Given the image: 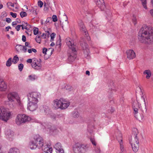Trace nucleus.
Segmentation results:
<instances>
[{
	"instance_id": "obj_6",
	"label": "nucleus",
	"mask_w": 153,
	"mask_h": 153,
	"mask_svg": "<svg viewBox=\"0 0 153 153\" xmlns=\"http://www.w3.org/2000/svg\"><path fill=\"white\" fill-rule=\"evenodd\" d=\"M18 94L15 92H12L9 93L7 95V97L8 101L5 102V104L8 105L9 107L12 109L15 107V103L13 102L14 99L18 97Z\"/></svg>"
},
{
	"instance_id": "obj_59",
	"label": "nucleus",
	"mask_w": 153,
	"mask_h": 153,
	"mask_svg": "<svg viewBox=\"0 0 153 153\" xmlns=\"http://www.w3.org/2000/svg\"><path fill=\"white\" fill-rule=\"evenodd\" d=\"M22 41L24 42H25L26 41V37L24 35H23L22 36Z\"/></svg>"
},
{
	"instance_id": "obj_34",
	"label": "nucleus",
	"mask_w": 153,
	"mask_h": 153,
	"mask_svg": "<svg viewBox=\"0 0 153 153\" xmlns=\"http://www.w3.org/2000/svg\"><path fill=\"white\" fill-rule=\"evenodd\" d=\"M19 60V58L17 55L15 56L13 59L12 62L14 64L16 63Z\"/></svg>"
},
{
	"instance_id": "obj_56",
	"label": "nucleus",
	"mask_w": 153,
	"mask_h": 153,
	"mask_svg": "<svg viewBox=\"0 0 153 153\" xmlns=\"http://www.w3.org/2000/svg\"><path fill=\"white\" fill-rule=\"evenodd\" d=\"M66 89H67L68 91H70L72 90V88L71 86H68L66 88Z\"/></svg>"
},
{
	"instance_id": "obj_19",
	"label": "nucleus",
	"mask_w": 153,
	"mask_h": 153,
	"mask_svg": "<svg viewBox=\"0 0 153 153\" xmlns=\"http://www.w3.org/2000/svg\"><path fill=\"white\" fill-rule=\"evenodd\" d=\"M16 49L18 53H19L22 51H23L24 53H25L27 51V48L24 46L17 45L16 46Z\"/></svg>"
},
{
	"instance_id": "obj_30",
	"label": "nucleus",
	"mask_w": 153,
	"mask_h": 153,
	"mask_svg": "<svg viewBox=\"0 0 153 153\" xmlns=\"http://www.w3.org/2000/svg\"><path fill=\"white\" fill-rule=\"evenodd\" d=\"M7 16V14L5 12H2L0 16V20H5V18Z\"/></svg>"
},
{
	"instance_id": "obj_15",
	"label": "nucleus",
	"mask_w": 153,
	"mask_h": 153,
	"mask_svg": "<svg viewBox=\"0 0 153 153\" xmlns=\"http://www.w3.org/2000/svg\"><path fill=\"white\" fill-rule=\"evenodd\" d=\"M126 53L127 58L129 59H132L136 57V53L132 50H128L126 51Z\"/></svg>"
},
{
	"instance_id": "obj_5",
	"label": "nucleus",
	"mask_w": 153,
	"mask_h": 153,
	"mask_svg": "<svg viewBox=\"0 0 153 153\" xmlns=\"http://www.w3.org/2000/svg\"><path fill=\"white\" fill-rule=\"evenodd\" d=\"M70 105V102L63 98H61L59 100L55 99L53 101V106L56 109L65 110Z\"/></svg>"
},
{
	"instance_id": "obj_20",
	"label": "nucleus",
	"mask_w": 153,
	"mask_h": 153,
	"mask_svg": "<svg viewBox=\"0 0 153 153\" xmlns=\"http://www.w3.org/2000/svg\"><path fill=\"white\" fill-rule=\"evenodd\" d=\"M83 44L82 43H81V45L83 48V53L85 56H88L90 52L88 48V45L85 43H84Z\"/></svg>"
},
{
	"instance_id": "obj_2",
	"label": "nucleus",
	"mask_w": 153,
	"mask_h": 153,
	"mask_svg": "<svg viewBox=\"0 0 153 153\" xmlns=\"http://www.w3.org/2000/svg\"><path fill=\"white\" fill-rule=\"evenodd\" d=\"M139 41L143 43L150 44L153 43V27L144 25L140 29L138 34Z\"/></svg>"
},
{
	"instance_id": "obj_58",
	"label": "nucleus",
	"mask_w": 153,
	"mask_h": 153,
	"mask_svg": "<svg viewBox=\"0 0 153 153\" xmlns=\"http://www.w3.org/2000/svg\"><path fill=\"white\" fill-rule=\"evenodd\" d=\"M12 4L13 3L11 2H8L7 4V7H9L10 6H11Z\"/></svg>"
},
{
	"instance_id": "obj_16",
	"label": "nucleus",
	"mask_w": 153,
	"mask_h": 153,
	"mask_svg": "<svg viewBox=\"0 0 153 153\" xmlns=\"http://www.w3.org/2000/svg\"><path fill=\"white\" fill-rule=\"evenodd\" d=\"M7 88L6 83L2 79H0V91H5Z\"/></svg>"
},
{
	"instance_id": "obj_48",
	"label": "nucleus",
	"mask_w": 153,
	"mask_h": 153,
	"mask_svg": "<svg viewBox=\"0 0 153 153\" xmlns=\"http://www.w3.org/2000/svg\"><path fill=\"white\" fill-rule=\"evenodd\" d=\"M56 150L57 153H64V151L62 148L60 149L59 150Z\"/></svg>"
},
{
	"instance_id": "obj_64",
	"label": "nucleus",
	"mask_w": 153,
	"mask_h": 153,
	"mask_svg": "<svg viewBox=\"0 0 153 153\" xmlns=\"http://www.w3.org/2000/svg\"><path fill=\"white\" fill-rule=\"evenodd\" d=\"M17 22L16 21H14V22H13L12 23V25L13 26H14V25H17Z\"/></svg>"
},
{
	"instance_id": "obj_50",
	"label": "nucleus",
	"mask_w": 153,
	"mask_h": 153,
	"mask_svg": "<svg viewBox=\"0 0 153 153\" xmlns=\"http://www.w3.org/2000/svg\"><path fill=\"white\" fill-rule=\"evenodd\" d=\"M10 14L13 17L15 18L16 17L17 14L16 13H13L11 12H10Z\"/></svg>"
},
{
	"instance_id": "obj_21",
	"label": "nucleus",
	"mask_w": 153,
	"mask_h": 153,
	"mask_svg": "<svg viewBox=\"0 0 153 153\" xmlns=\"http://www.w3.org/2000/svg\"><path fill=\"white\" fill-rule=\"evenodd\" d=\"M6 136L7 138L10 139L11 140L13 137V133L10 130H8L5 132Z\"/></svg>"
},
{
	"instance_id": "obj_31",
	"label": "nucleus",
	"mask_w": 153,
	"mask_h": 153,
	"mask_svg": "<svg viewBox=\"0 0 153 153\" xmlns=\"http://www.w3.org/2000/svg\"><path fill=\"white\" fill-rule=\"evenodd\" d=\"M54 148L56 150H59L60 149H62L61 144L59 143H58L55 145Z\"/></svg>"
},
{
	"instance_id": "obj_35",
	"label": "nucleus",
	"mask_w": 153,
	"mask_h": 153,
	"mask_svg": "<svg viewBox=\"0 0 153 153\" xmlns=\"http://www.w3.org/2000/svg\"><path fill=\"white\" fill-rule=\"evenodd\" d=\"M12 64V59L9 58L6 62V65L7 67H10Z\"/></svg>"
},
{
	"instance_id": "obj_11",
	"label": "nucleus",
	"mask_w": 153,
	"mask_h": 153,
	"mask_svg": "<svg viewBox=\"0 0 153 153\" xmlns=\"http://www.w3.org/2000/svg\"><path fill=\"white\" fill-rule=\"evenodd\" d=\"M65 42L67 45L73 51L75 52L76 51V45H74V41L72 39L68 37L65 39Z\"/></svg>"
},
{
	"instance_id": "obj_61",
	"label": "nucleus",
	"mask_w": 153,
	"mask_h": 153,
	"mask_svg": "<svg viewBox=\"0 0 153 153\" xmlns=\"http://www.w3.org/2000/svg\"><path fill=\"white\" fill-rule=\"evenodd\" d=\"M51 20V18H47L46 21V23L49 22Z\"/></svg>"
},
{
	"instance_id": "obj_53",
	"label": "nucleus",
	"mask_w": 153,
	"mask_h": 153,
	"mask_svg": "<svg viewBox=\"0 0 153 153\" xmlns=\"http://www.w3.org/2000/svg\"><path fill=\"white\" fill-rule=\"evenodd\" d=\"M33 61V58L32 59H29L27 60V62L30 63H32Z\"/></svg>"
},
{
	"instance_id": "obj_8",
	"label": "nucleus",
	"mask_w": 153,
	"mask_h": 153,
	"mask_svg": "<svg viewBox=\"0 0 153 153\" xmlns=\"http://www.w3.org/2000/svg\"><path fill=\"white\" fill-rule=\"evenodd\" d=\"M27 97L28 101L38 102L40 99V94L38 92H33L28 94Z\"/></svg>"
},
{
	"instance_id": "obj_24",
	"label": "nucleus",
	"mask_w": 153,
	"mask_h": 153,
	"mask_svg": "<svg viewBox=\"0 0 153 153\" xmlns=\"http://www.w3.org/2000/svg\"><path fill=\"white\" fill-rule=\"evenodd\" d=\"M8 110L7 109L1 107L0 108V119L2 117L3 115L5 114V113Z\"/></svg>"
},
{
	"instance_id": "obj_54",
	"label": "nucleus",
	"mask_w": 153,
	"mask_h": 153,
	"mask_svg": "<svg viewBox=\"0 0 153 153\" xmlns=\"http://www.w3.org/2000/svg\"><path fill=\"white\" fill-rule=\"evenodd\" d=\"M21 26H22V25H18L16 27V29L17 30L19 31L20 30L21 27Z\"/></svg>"
},
{
	"instance_id": "obj_13",
	"label": "nucleus",
	"mask_w": 153,
	"mask_h": 153,
	"mask_svg": "<svg viewBox=\"0 0 153 153\" xmlns=\"http://www.w3.org/2000/svg\"><path fill=\"white\" fill-rule=\"evenodd\" d=\"M79 27L80 30L82 32L85 33V35L87 37V39L88 41L90 40V37L88 36V32L87 31V30L85 28V26L84 25L83 22L81 21L79 23Z\"/></svg>"
},
{
	"instance_id": "obj_10",
	"label": "nucleus",
	"mask_w": 153,
	"mask_h": 153,
	"mask_svg": "<svg viewBox=\"0 0 153 153\" xmlns=\"http://www.w3.org/2000/svg\"><path fill=\"white\" fill-rule=\"evenodd\" d=\"M41 62L42 61L41 59H38L36 58H33V61L31 64L32 68L36 70H40L42 67Z\"/></svg>"
},
{
	"instance_id": "obj_60",
	"label": "nucleus",
	"mask_w": 153,
	"mask_h": 153,
	"mask_svg": "<svg viewBox=\"0 0 153 153\" xmlns=\"http://www.w3.org/2000/svg\"><path fill=\"white\" fill-rule=\"evenodd\" d=\"M15 9H17L19 8V5L16 3H15Z\"/></svg>"
},
{
	"instance_id": "obj_25",
	"label": "nucleus",
	"mask_w": 153,
	"mask_h": 153,
	"mask_svg": "<svg viewBox=\"0 0 153 153\" xmlns=\"http://www.w3.org/2000/svg\"><path fill=\"white\" fill-rule=\"evenodd\" d=\"M143 74L146 75V77L147 79H149L151 76V72L149 70L145 71L143 72Z\"/></svg>"
},
{
	"instance_id": "obj_36",
	"label": "nucleus",
	"mask_w": 153,
	"mask_h": 153,
	"mask_svg": "<svg viewBox=\"0 0 153 153\" xmlns=\"http://www.w3.org/2000/svg\"><path fill=\"white\" fill-rule=\"evenodd\" d=\"M17 101V102L20 105V106H22V104L21 102V101L20 100V97H19V95H18V97L17 98H16L15 99Z\"/></svg>"
},
{
	"instance_id": "obj_63",
	"label": "nucleus",
	"mask_w": 153,
	"mask_h": 153,
	"mask_svg": "<svg viewBox=\"0 0 153 153\" xmlns=\"http://www.w3.org/2000/svg\"><path fill=\"white\" fill-rule=\"evenodd\" d=\"M149 12L151 15L153 17V9L151 10Z\"/></svg>"
},
{
	"instance_id": "obj_43",
	"label": "nucleus",
	"mask_w": 153,
	"mask_h": 153,
	"mask_svg": "<svg viewBox=\"0 0 153 153\" xmlns=\"http://www.w3.org/2000/svg\"><path fill=\"white\" fill-rule=\"evenodd\" d=\"M55 36H56V34L54 33H52L51 35V42H52V41H53L54 38L55 37Z\"/></svg>"
},
{
	"instance_id": "obj_18",
	"label": "nucleus",
	"mask_w": 153,
	"mask_h": 153,
	"mask_svg": "<svg viewBox=\"0 0 153 153\" xmlns=\"http://www.w3.org/2000/svg\"><path fill=\"white\" fill-rule=\"evenodd\" d=\"M117 139L119 143L121 150L122 152L123 151L124 148L122 140V135L120 133H119L118 135L117 136Z\"/></svg>"
},
{
	"instance_id": "obj_45",
	"label": "nucleus",
	"mask_w": 153,
	"mask_h": 153,
	"mask_svg": "<svg viewBox=\"0 0 153 153\" xmlns=\"http://www.w3.org/2000/svg\"><path fill=\"white\" fill-rule=\"evenodd\" d=\"M90 140L92 144L94 146H96V143L94 139L93 138H91Z\"/></svg>"
},
{
	"instance_id": "obj_7",
	"label": "nucleus",
	"mask_w": 153,
	"mask_h": 153,
	"mask_svg": "<svg viewBox=\"0 0 153 153\" xmlns=\"http://www.w3.org/2000/svg\"><path fill=\"white\" fill-rule=\"evenodd\" d=\"M31 117L25 114H18L15 119V122L16 124L20 125L22 123L30 121Z\"/></svg>"
},
{
	"instance_id": "obj_57",
	"label": "nucleus",
	"mask_w": 153,
	"mask_h": 153,
	"mask_svg": "<svg viewBox=\"0 0 153 153\" xmlns=\"http://www.w3.org/2000/svg\"><path fill=\"white\" fill-rule=\"evenodd\" d=\"M95 151L97 153H100V149L98 147L97 148L95 149Z\"/></svg>"
},
{
	"instance_id": "obj_33",
	"label": "nucleus",
	"mask_w": 153,
	"mask_h": 153,
	"mask_svg": "<svg viewBox=\"0 0 153 153\" xmlns=\"http://www.w3.org/2000/svg\"><path fill=\"white\" fill-rule=\"evenodd\" d=\"M35 41L38 43L40 44L42 41V39L40 36H37L35 39Z\"/></svg>"
},
{
	"instance_id": "obj_42",
	"label": "nucleus",
	"mask_w": 153,
	"mask_h": 153,
	"mask_svg": "<svg viewBox=\"0 0 153 153\" xmlns=\"http://www.w3.org/2000/svg\"><path fill=\"white\" fill-rule=\"evenodd\" d=\"M132 22L134 25L137 24V19L136 17L133 16L132 18Z\"/></svg>"
},
{
	"instance_id": "obj_28",
	"label": "nucleus",
	"mask_w": 153,
	"mask_h": 153,
	"mask_svg": "<svg viewBox=\"0 0 153 153\" xmlns=\"http://www.w3.org/2000/svg\"><path fill=\"white\" fill-rule=\"evenodd\" d=\"M19 150L16 148L11 149L8 153H19Z\"/></svg>"
},
{
	"instance_id": "obj_1",
	"label": "nucleus",
	"mask_w": 153,
	"mask_h": 153,
	"mask_svg": "<svg viewBox=\"0 0 153 153\" xmlns=\"http://www.w3.org/2000/svg\"><path fill=\"white\" fill-rule=\"evenodd\" d=\"M139 88L141 92V96L137 99V105L136 102H134L132 103V106L134 117L137 120L141 122L143 120L144 116L143 114H140L139 108L143 113L146 112L147 109L145 99L146 97L143 95L141 88Z\"/></svg>"
},
{
	"instance_id": "obj_12",
	"label": "nucleus",
	"mask_w": 153,
	"mask_h": 153,
	"mask_svg": "<svg viewBox=\"0 0 153 153\" xmlns=\"http://www.w3.org/2000/svg\"><path fill=\"white\" fill-rule=\"evenodd\" d=\"M38 102L29 101L28 102L27 108L31 111H34L38 108Z\"/></svg>"
},
{
	"instance_id": "obj_32",
	"label": "nucleus",
	"mask_w": 153,
	"mask_h": 153,
	"mask_svg": "<svg viewBox=\"0 0 153 153\" xmlns=\"http://www.w3.org/2000/svg\"><path fill=\"white\" fill-rule=\"evenodd\" d=\"M142 5L143 7L145 9L147 10V1L146 0H140Z\"/></svg>"
},
{
	"instance_id": "obj_49",
	"label": "nucleus",
	"mask_w": 153,
	"mask_h": 153,
	"mask_svg": "<svg viewBox=\"0 0 153 153\" xmlns=\"http://www.w3.org/2000/svg\"><path fill=\"white\" fill-rule=\"evenodd\" d=\"M29 79L31 80H33L35 79V77L34 76L30 75L29 76Z\"/></svg>"
},
{
	"instance_id": "obj_14",
	"label": "nucleus",
	"mask_w": 153,
	"mask_h": 153,
	"mask_svg": "<svg viewBox=\"0 0 153 153\" xmlns=\"http://www.w3.org/2000/svg\"><path fill=\"white\" fill-rule=\"evenodd\" d=\"M13 113L12 112L9 111L8 110L5 113V114L3 115L2 117H1V120L7 122L12 117Z\"/></svg>"
},
{
	"instance_id": "obj_38",
	"label": "nucleus",
	"mask_w": 153,
	"mask_h": 153,
	"mask_svg": "<svg viewBox=\"0 0 153 153\" xmlns=\"http://www.w3.org/2000/svg\"><path fill=\"white\" fill-rule=\"evenodd\" d=\"M6 24L5 20H0V26L1 27H4Z\"/></svg>"
},
{
	"instance_id": "obj_4",
	"label": "nucleus",
	"mask_w": 153,
	"mask_h": 153,
	"mask_svg": "<svg viewBox=\"0 0 153 153\" xmlns=\"http://www.w3.org/2000/svg\"><path fill=\"white\" fill-rule=\"evenodd\" d=\"M138 133V130L137 128H134L131 138L130 141L133 150L135 152L138 151L139 148V140L137 136Z\"/></svg>"
},
{
	"instance_id": "obj_23",
	"label": "nucleus",
	"mask_w": 153,
	"mask_h": 153,
	"mask_svg": "<svg viewBox=\"0 0 153 153\" xmlns=\"http://www.w3.org/2000/svg\"><path fill=\"white\" fill-rule=\"evenodd\" d=\"M22 29L23 30L25 29L26 30H28L31 27V25L28 24L27 23L25 22H22Z\"/></svg>"
},
{
	"instance_id": "obj_37",
	"label": "nucleus",
	"mask_w": 153,
	"mask_h": 153,
	"mask_svg": "<svg viewBox=\"0 0 153 153\" xmlns=\"http://www.w3.org/2000/svg\"><path fill=\"white\" fill-rule=\"evenodd\" d=\"M20 15L22 18L26 16H27V13L25 12L22 11L20 13Z\"/></svg>"
},
{
	"instance_id": "obj_41",
	"label": "nucleus",
	"mask_w": 153,
	"mask_h": 153,
	"mask_svg": "<svg viewBox=\"0 0 153 153\" xmlns=\"http://www.w3.org/2000/svg\"><path fill=\"white\" fill-rule=\"evenodd\" d=\"M27 51L29 53H31L32 52L36 53V52L37 51L34 48H32L31 49H28Z\"/></svg>"
},
{
	"instance_id": "obj_40",
	"label": "nucleus",
	"mask_w": 153,
	"mask_h": 153,
	"mask_svg": "<svg viewBox=\"0 0 153 153\" xmlns=\"http://www.w3.org/2000/svg\"><path fill=\"white\" fill-rule=\"evenodd\" d=\"M41 109H42V110H43L44 112H47L48 111L49 109L48 107L46 106H43L41 108Z\"/></svg>"
},
{
	"instance_id": "obj_47",
	"label": "nucleus",
	"mask_w": 153,
	"mask_h": 153,
	"mask_svg": "<svg viewBox=\"0 0 153 153\" xmlns=\"http://www.w3.org/2000/svg\"><path fill=\"white\" fill-rule=\"evenodd\" d=\"M43 4V3L41 1H39L38 2V5L40 7H42Z\"/></svg>"
},
{
	"instance_id": "obj_51",
	"label": "nucleus",
	"mask_w": 153,
	"mask_h": 153,
	"mask_svg": "<svg viewBox=\"0 0 153 153\" xmlns=\"http://www.w3.org/2000/svg\"><path fill=\"white\" fill-rule=\"evenodd\" d=\"M47 49L45 48H44L42 49V52L45 55L47 54Z\"/></svg>"
},
{
	"instance_id": "obj_27",
	"label": "nucleus",
	"mask_w": 153,
	"mask_h": 153,
	"mask_svg": "<svg viewBox=\"0 0 153 153\" xmlns=\"http://www.w3.org/2000/svg\"><path fill=\"white\" fill-rule=\"evenodd\" d=\"M41 36L42 37V39H44V41H42V42H43L44 44H45L47 42L48 38H47V36L44 33H43L42 34Z\"/></svg>"
},
{
	"instance_id": "obj_52",
	"label": "nucleus",
	"mask_w": 153,
	"mask_h": 153,
	"mask_svg": "<svg viewBox=\"0 0 153 153\" xmlns=\"http://www.w3.org/2000/svg\"><path fill=\"white\" fill-rule=\"evenodd\" d=\"M25 44V47H26V48H27V47L28 48H30L31 47V46L29 45L30 43L28 42H26Z\"/></svg>"
},
{
	"instance_id": "obj_39",
	"label": "nucleus",
	"mask_w": 153,
	"mask_h": 153,
	"mask_svg": "<svg viewBox=\"0 0 153 153\" xmlns=\"http://www.w3.org/2000/svg\"><path fill=\"white\" fill-rule=\"evenodd\" d=\"M38 31L39 29L38 28L34 27L33 28V32L34 34L35 35H36L38 33Z\"/></svg>"
},
{
	"instance_id": "obj_9",
	"label": "nucleus",
	"mask_w": 153,
	"mask_h": 153,
	"mask_svg": "<svg viewBox=\"0 0 153 153\" xmlns=\"http://www.w3.org/2000/svg\"><path fill=\"white\" fill-rule=\"evenodd\" d=\"M88 148L87 145L77 144L73 150L75 153H85Z\"/></svg>"
},
{
	"instance_id": "obj_29",
	"label": "nucleus",
	"mask_w": 153,
	"mask_h": 153,
	"mask_svg": "<svg viewBox=\"0 0 153 153\" xmlns=\"http://www.w3.org/2000/svg\"><path fill=\"white\" fill-rule=\"evenodd\" d=\"M76 58V55L75 54L73 56L72 54H71L68 56V59L69 61L72 62Z\"/></svg>"
},
{
	"instance_id": "obj_62",
	"label": "nucleus",
	"mask_w": 153,
	"mask_h": 153,
	"mask_svg": "<svg viewBox=\"0 0 153 153\" xmlns=\"http://www.w3.org/2000/svg\"><path fill=\"white\" fill-rule=\"evenodd\" d=\"M6 21L7 22V23H10L11 21V20L10 19V18H6Z\"/></svg>"
},
{
	"instance_id": "obj_26",
	"label": "nucleus",
	"mask_w": 153,
	"mask_h": 153,
	"mask_svg": "<svg viewBox=\"0 0 153 153\" xmlns=\"http://www.w3.org/2000/svg\"><path fill=\"white\" fill-rule=\"evenodd\" d=\"M79 113L76 110H75L72 112V116L74 118H78L79 117Z\"/></svg>"
},
{
	"instance_id": "obj_44",
	"label": "nucleus",
	"mask_w": 153,
	"mask_h": 153,
	"mask_svg": "<svg viewBox=\"0 0 153 153\" xmlns=\"http://www.w3.org/2000/svg\"><path fill=\"white\" fill-rule=\"evenodd\" d=\"M23 67L24 65L22 64L21 63L19 64L18 65V68L19 70L20 71H21L22 70Z\"/></svg>"
},
{
	"instance_id": "obj_17",
	"label": "nucleus",
	"mask_w": 153,
	"mask_h": 153,
	"mask_svg": "<svg viewBox=\"0 0 153 153\" xmlns=\"http://www.w3.org/2000/svg\"><path fill=\"white\" fill-rule=\"evenodd\" d=\"M96 4L100 8L101 10H103L105 7L103 0H94Z\"/></svg>"
},
{
	"instance_id": "obj_22",
	"label": "nucleus",
	"mask_w": 153,
	"mask_h": 153,
	"mask_svg": "<svg viewBox=\"0 0 153 153\" xmlns=\"http://www.w3.org/2000/svg\"><path fill=\"white\" fill-rule=\"evenodd\" d=\"M44 151L47 153H51L52 151V148L48 145L45 146L43 149Z\"/></svg>"
},
{
	"instance_id": "obj_3",
	"label": "nucleus",
	"mask_w": 153,
	"mask_h": 153,
	"mask_svg": "<svg viewBox=\"0 0 153 153\" xmlns=\"http://www.w3.org/2000/svg\"><path fill=\"white\" fill-rule=\"evenodd\" d=\"M44 141L43 138L38 135L34 136L33 139L29 143L30 148L31 150L35 149L36 148H41L44 145Z\"/></svg>"
},
{
	"instance_id": "obj_46",
	"label": "nucleus",
	"mask_w": 153,
	"mask_h": 153,
	"mask_svg": "<svg viewBox=\"0 0 153 153\" xmlns=\"http://www.w3.org/2000/svg\"><path fill=\"white\" fill-rule=\"evenodd\" d=\"M52 19L54 22H56L57 21V18L56 15H53L52 16Z\"/></svg>"
},
{
	"instance_id": "obj_55",
	"label": "nucleus",
	"mask_w": 153,
	"mask_h": 153,
	"mask_svg": "<svg viewBox=\"0 0 153 153\" xmlns=\"http://www.w3.org/2000/svg\"><path fill=\"white\" fill-rule=\"evenodd\" d=\"M44 34L45 35H46L47 36V38H49L50 37V33L49 31H47L45 32V33H44Z\"/></svg>"
}]
</instances>
